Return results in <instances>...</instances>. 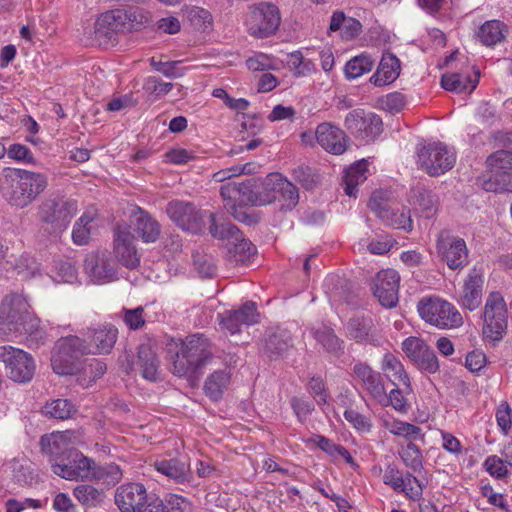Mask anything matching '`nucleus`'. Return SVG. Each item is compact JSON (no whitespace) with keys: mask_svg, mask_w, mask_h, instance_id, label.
<instances>
[{"mask_svg":"<svg viewBox=\"0 0 512 512\" xmlns=\"http://www.w3.org/2000/svg\"><path fill=\"white\" fill-rule=\"evenodd\" d=\"M167 214L182 229H190V224L196 219L195 208L190 203L172 201L166 208Z\"/></svg>","mask_w":512,"mask_h":512,"instance_id":"f704fd0d","label":"nucleus"},{"mask_svg":"<svg viewBox=\"0 0 512 512\" xmlns=\"http://www.w3.org/2000/svg\"><path fill=\"white\" fill-rule=\"evenodd\" d=\"M47 185V177L41 173L11 167L4 168L0 173V194L16 208L29 206Z\"/></svg>","mask_w":512,"mask_h":512,"instance_id":"f257e3e1","label":"nucleus"},{"mask_svg":"<svg viewBox=\"0 0 512 512\" xmlns=\"http://www.w3.org/2000/svg\"><path fill=\"white\" fill-rule=\"evenodd\" d=\"M118 337V329L111 325H100L89 329L88 338L90 339V353L107 354L114 347Z\"/></svg>","mask_w":512,"mask_h":512,"instance_id":"cd10ccee","label":"nucleus"},{"mask_svg":"<svg viewBox=\"0 0 512 512\" xmlns=\"http://www.w3.org/2000/svg\"><path fill=\"white\" fill-rule=\"evenodd\" d=\"M84 269L91 281L104 284L115 281L117 272L108 251H96L88 254L84 261Z\"/></svg>","mask_w":512,"mask_h":512,"instance_id":"f3484780","label":"nucleus"},{"mask_svg":"<svg viewBox=\"0 0 512 512\" xmlns=\"http://www.w3.org/2000/svg\"><path fill=\"white\" fill-rule=\"evenodd\" d=\"M353 373L363 390L372 399L377 402H385L387 400L386 389L379 372L374 371L366 363H357L353 367Z\"/></svg>","mask_w":512,"mask_h":512,"instance_id":"b1692460","label":"nucleus"},{"mask_svg":"<svg viewBox=\"0 0 512 512\" xmlns=\"http://www.w3.org/2000/svg\"><path fill=\"white\" fill-rule=\"evenodd\" d=\"M186 16L191 24L198 30H205L212 23V16L206 9L194 6L186 11Z\"/></svg>","mask_w":512,"mask_h":512,"instance_id":"bf43d9fd","label":"nucleus"},{"mask_svg":"<svg viewBox=\"0 0 512 512\" xmlns=\"http://www.w3.org/2000/svg\"><path fill=\"white\" fill-rule=\"evenodd\" d=\"M400 74V61L399 59L391 54H384L377 71L370 78V81L375 86H384L394 82Z\"/></svg>","mask_w":512,"mask_h":512,"instance_id":"2f4dec72","label":"nucleus"},{"mask_svg":"<svg viewBox=\"0 0 512 512\" xmlns=\"http://www.w3.org/2000/svg\"><path fill=\"white\" fill-rule=\"evenodd\" d=\"M374 61L369 55L361 54L348 61L345 65V75L348 79H356L370 72Z\"/></svg>","mask_w":512,"mask_h":512,"instance_id":"09e8293b","label":"nucleus"},{"mask_svg":"<svg viewBox=\"0 0 512 512\" xmlns=\"http://www.w3.org/2000/svg\"><path fill=\"white\" fill-rule=\"evenodd\" d=\"M399 455L409 469L413 472H420L423 469V456L420 449L412 442H409L401 449Z\"/></svg>","mask_w":512,"mask_h":512,"instance_id":"603ef678","label":"nucleus"},{"mask_svg":"<svg viewBox=\"0 0 512 512\" xmlns=\"http://www.w3.org/2000/svg\"><path fill=\"white\" fill-rule=\"evenodd\" d=\"M436 250L440 259L451 270H462L469 264V251L465 240L452 235L448 230L438 233Z\"/></svg>","mask_w":512,"mask_h":512,"instance_id":"f8f14e48","label":"nucleus"},{"mask_svg":"<svg viewBox=\"0 0 512 512\" xmlns=\"http://www.w3.org/2000/svg\"><path fill=\"white\" fill-rule=\"evenodd\" d=\"M73 495L84 507L93 508L101 505L105 495L102 490L91 484H80L73 489Z\"/></svg>","mask_w":512,"mask_h":512,"instance_id":"a19ab883","label":"nucleus"},{"mask_svg":"<svg viewBox=\"0 0 512 512\" xmlns=\"http://www.w3.org/2000/svg\"><path fill=\"white\" fill-rule=\"evenodd\" d=\"M229 258L236 262L245 264L256 252L255 246L241 234L239 240H233L226 244Z\"/></svg>","mask_w":512,"mask_h":512,"instance_id":"37998d69","label":"nucleus"},{"mask_svg":"<svg viewBox=\"0 0 512 512\" xmlns=\"http://www.w3.org/2000/svg\"><path fill=\"white\" fill-rule=\"evenodd\" d=\"M393 206V195L390 191L380 189L372 193L369 201V208L381 221L384 219L385 215L390 213Z\"/></svg>","mask_w":512,"mask_h":512,"instance_id":"49530a36","label":"nucleus"},{"mask_svg":"<svg viewBox=\"0 0 512 512\" xmlns=\"http://www.w3.org/2000/svg\"><path fill=\"white\" fill-rule=\"evenodd\" d=\"M93 220L92 216L88 214H84L80 217V219L75 223L72 238L75 244L84 245L88 243L90 236V229L87 227L88 224Z\"/></svg>","mask_w":512,"mask_h":512,"instance_id":"680f3d73","label":"nucleus"},{"mask_svg":"<svg viewBox=\"0 0 512 512\" xmlns=\"http://www.w3.org/2000/svg\"><path fill=\"white\" fill-rule=\"evenodd\" d=\"M209 218L211 221L209 227L211 235L214 238L225 241L226 244H230L233 240H239V237H241V234H243L232 223H222L220 225L216 224V216L213 213L209 215Z\"/></svg>","mask_w":512,"mask_h":512,"instance_id":"de8ad7c7","label":"nucleus"},{"mask_svg":"<svg viewBox=\"0 0 512 512\" xmlns=\"http://www.w3.org/2000/svg\"><path fill=\"white\" fill-rule=\"evenodd\" d=\"M483 285V273L477 268L470 270L464 280L462 291L458 299L460 306L469 311L476 310L482 302Z\"/></svg>","mask_w":512,"mask_h":512,"instance_id":"a878e982","label":"nucleus"},{"mask_svg":"<svg viewBox=\"0 0 512 512\" xmlns=\"http://www.w3.org/2000/svg\"><path fill=\"white\" fill-rule=\"evenodd\" d=\"M122 478L123 471L119 465L115 463H108L103 466H98L94 462L93 473L91 474L90 481H97L112 487L118 484Z\"/></svg>","mask_w":512,"mask_h":512,"instance_id":"58836bf2","label":"nucleus"},{"mask_svg":"<svg viewBox=\"0 0 512 512\" xmlns=\"http://www.w3.org/2000/svg\"><path fill=\"white\" fill-rule=\"evenodd\" d=\"M344 124L351 134L367 143L374 141L383 130L382 119L374 113H366L363 109L349 112Z\"/></svg>","mask_w":512,"mask_h":512,"instance_id":"2eb2a0df","label":"nucleus"},{"mask_svg":"<svg viewBox=\"0 0 512 512\" xmlns=\"http://www.w3.org/2000/svg\"><path fill=\"white\" fill-rule=\"evenodd\" d=\"M405 104V97L399 92L389 93L377 99V107L391 114L399 113Z\"/></svg>","mask_w":512,"mask_h":512,"instance_id":"13d9d810","label":"nucleus"},{"mask_svg":"<svg viewBox=\"0 0 512 512\" xmlns=\"http://www.w3.org/2000/svg\"><path fill=\"white\" fill-rule=\"evenodd\" d=\"M39 320L29 312V304L22 294L11 292L0 303V340L9 341L23 335H32Z\"/></svg>","mask_w":512,"mask_h":512,"instance_id":"f03ea898","label":"nucleus"},{"mask_svg":"<svg viewBox=\"0 0 512 512\" xmlns=\"http://www.w3.org/2000/svg\"><path fill=\"white\" fill-rule=\"evenodd\" d=\"M406 356L421 370L434 374L439 370L438 358L434 350L421 338L408 337L402 342Z\"/></svg>","mask_w":512,"mask_h":512,"instance_id":"dca6fc26","label":"nucleus"},{"mask_svg":"<svg viewBox=\"0 0 512 512\" xmlns=\"http://www.w3.org/2000/svg\"><path fill=\"white\" fill-rule=\"evenodd\" d=\"M317 143L327 152L340 155L347 150V137L343 130L331 123H321L315 132Z\"/></svg>","mask_w":512,"mask_h":512,"instance_id":"bb28decb","label":"nucleus"},{"mask_svg":"<svg viewBox=\"0 0 512 512\" xmlns=\"http://www.w3.org/2000/svg\"><path fill=\"white\" fill-rule=\"evenodd\" d=\"M507 26L499 20L486 21L477 32V37L486 46L502 42L507 35Z\"/></svg>","mask_w":512,"mask_h":512,"instance_id":"c9c22d12","label":"nucleus"},{"mask_svg":"<svg viewBox=\"0 0 512 512\" xmlns=\"http://www.w3.org/2000/svg\"><path fill=\"white\" fill-rule=\"evenodd\" d=\"M116 13L121 14L125 30L140 29L151 22V14L149 11L141 7H129L128 9H115Z\"/></svg>","mask_w":512,"mask_h":512,"instance_id":"4c0bfd02","label":"nucleus"},{"mask_svg":"<svg viewBox=\"0 0 512 512\" xmlns=\"http://www.w3.org/2000/svg\"><path fill=\"white\" fill-rule=\"evenodd\" d=\"M417 165L430 176H439L452 169L456 162L454 151L441 142L423 146L417 153Z\"/></svg>","mask_w":512,"mask_h":512,"instance_id":"9d476101","label":"nucleus"},{"mask_svg":"<svg viewBox=\"0 0 512 512\" xmlns=\"http://www.w3.org/2000/svg\"><path fill=\"white\" fill-rule=\"evenodd\" d=\"M483 337L490 343L500 342L507 332L508 309L500 292H491L485 302L483 312Z\"/></svg>","mask_w":512,"mask_h":512,"instance_id":"0eeeda50","label":"nucleus"},{"mask_svg":"<svg viewBox=\"0 0 512 512\" xmlns=\"http://www.w3.org/2000/svg\"><path fill=\"white\" fill-rule=\"evenodd\" d=\"M264 186L267 191L273 193L266 202L281 201V208L285 210H292L298 204V189L280 174H269L265 179Z\"/></svg>","mask_w":512,"mask_h":512,"instance_id":"6ab92c4d","label":"nucleus"},{"mask_svg":"<svg viewBox=\"0 0 512 512\" xmlns=\"http://www.w3.org/2000/svg\"><path fill=\"white\" fill-rule=\"evenodd\" d=\"M143 87L149 94L160 97L168 94L172 90L173 84L151 76L145 80Z\"/></svg>","mask_w":512,"mask_h":512,"instance_id":"69168bd1","label":"nucleus"},{"mask_svg":"<svg viewBox=\"0 0 512 512\" xmlns=\"http://www.w3.org/2000/svg\"><path fill=\"white\" fill-rule=\"evenodd\" d=\"M106 364L98 359L87 362L77 376V382L82 387H89L106 372Z\"/></svg>","mask_w":512,"mask_h":512,"instance_id":"a18cd8bd","label":"nucleus"},{"mask_svg":"<svg viewBox=\"0 0 512 512\" xmlns=\"http://www.w3.org/2000/svg\"><path fill=\"white\" fill-rule=\"evenodd\" d=\"M281 16L278 7L269 2H260L248 7L245 18L247 31L256 38L273 35L279 28Z\"/></svg>","mask_w":512,"mask_h":512,"instance_id":"6e6552de","label":"nucleus"},{"mask_svg":"<svg viewBox=\"0 0 512 512\" xmlns=\"http://www.w3.org/2000/svg\"><path fill=\"white\" fill-rule=\"evenodd\" d=\"M135 365L143 378L155 381L158 376L159 359L150 343H143L138 347Z\"/></svg>","mask_w":512,"mask_h":512,"instance_id":"7c9ffc66","label":"nucleus"},{"mask_svg":"<svg viewBox=\"0 0 512 512\" xmlns=\"http://www.w3.org/2000/svg\"><path fill=\"white\" fill-rule=\"evenodd\" d=\"M230 382V373L226 370H217L210 374L204 384L206 395L213 401L222 397L224 390Z\"/></svg>","mask_w":512,"mask_h":512,"instance_id":"ea45409f","label":"nucleus"},{"mask_svg":"<svg viewBox=\"0 0 512 512\" xmlns=\"http://www.w3.org/2000/svg\"><path fill=\"white\" fill-rule=\"evenodd\" d=\"M78 442V436L74 431H56L43 435L40 439L41 451L50 457V463L67 456L72 450L71 445Z\"/></svg>","mask_w":512,"mask_h":512,"instance_id":"412c9836","label":"nucleus"},{"mask_svg":"<svg viewBox=\"0 0 512 512\" xmlns=\"http://www.w3.org/2000/svg\"><path fill=\"white\" fill-rule=\"evenodd\" d=\"M89 353V346L80 337L74 335L61 337L54 345L51 367L58 375L77 374L80 358Z\"/></svg>","mask_w":512,"mask_h":512,"instance_id":"39448f33","label":"nucleus"},{"mask_svg":"<svg viewBox=\"0 0 512 512\" xmlns=\"http://www.w3.org/2000/svg\"><path fill=\"white\" fill-rule=\"evenodd\" d=\"M382 222L388 226L403 229L407 232L411 231L413 228L409 211H399L394 206L391 208L390 213L384 216Z\"/></svg>","mask_w":512,"mask_h":512,"instance_id":"5fc2aeb1","label":"nucleus"},{"mask_svg":"<svg viewBox=\"0 0 512 512\" xmlns=\"http://www.w3.org/2000/svg\"><path fill=\"white\" fill-rule=\"evenodd\" d=\"M386 428L390 433L409 440L417 439L421 435V428L400 420H394L391 423H386Z\"/></svg>","mask_w":512,"mask_h":512,"instance_id":"4d7b16f0","label":"nucleus"},{"mask_svg":"<svg viewBox=\"0 0 512 512\" xmlns=\"http://www.w3.org/2000/svg\"><path fill=\"white\" fill-rule=\"evenodd\" d=\"M154 467L159 473L179 483L187 479L189 472L188 465L176 458L157 460Z\"/></svg>","mask_w":512,"mask_h":512,"instance_id":"e433bc0d","label":"nucleus"},{"mask_svg":"<svg viewBox=\"0 0 512 512\" xmlns=\"http://www.w3.org/2000/svg\"><path fill=\"white\" fill-rule=\"evenodd\" d=\"M420 317L440 329H452L462 325L459 311L449 302L440 298L422 299L418 303Z\"/></svg>","mask_w":512,"mask_h":512,"instance_id":"1a4fd4ad","label":"nucleus"},{"mask_svg":"<svg viewBox=\"0 0 512 512\" xmlns=\"http://www.w3.org/2000/svg\"><path fill=\"white\" fill-rule=\"evenodd\" d=\"M486 163L493 173H507L512 171V150H498L491 154Z\"/></svg>","mask_w":512,"mask_h":512,"instance_id":"3c124183","label":"nucleus"},{"mask_svg":"<svg viewBox=\"0 0 512 512\" xmlns=\"http://www.w3.org/2000/svg\"><path fill=\"white\" fill-rule=\"evenodd\" d=\"M121 14L115 10L107 11L98 17L94 27V38L99 46H113L117 42L119 32L125 31Z\"/></svg>","mask_w":512,"mask_h":512,"instance_id":"5701e85b","label":"nucleus"},{"mask_svg":"<svg viewBox=\"0 0 512 512\" xmlns=\"http://www.w3.org/2000/svg\"><path fill=\"white\" fill-rule=\"evenodd\" d=\"M310 332L326 352L335 356H340L343 353L344 342L336 336L332 328L328 326L313 327Z\"/></svg>","mask_w":512,"mask_h":512,"instance_id":"72a5a7b5","label":"nucleus"},{"mask_svg":"<svg viewBox=\"0 0 512 512\" xmlns=\"http://www.w3.org/2000/svg\"><path fill=\"white\" fill-rule=\"evenodd\" d=\"M76 212L77 204L74 200L50 196L39 205L38 218L45 231L60 234L67 229Z\"/></svg>","mask_w":512,"mask_h":512,"instance_id":"20e7f679","label":"nucleus"},{"mask_svg":"<svg viewBox=\"0 0 512 512\" xmlns=\"http://www.w3.org/2000/svg\"><path fill=\"white\" fill-rule=\"evenodd\" d=\"M221 197L224 201L225 209L238 221L252 225L257 220L248 215L244 210L243 206L248 204H258V197L254 191V183L252 180L245 182H228L224 184L220 189Z\"/></svg>","mask_w":512,"mask_h":512,"instance_id":"423d86ee","label":"nucleus"},{"mask_svg":"<svg viewBox=\"0 0 512 512\" xmlns=\"http://www.w3.org/2000/svg\"><path fill=\"white\" fill-rule=\"evenodd\" d=\"M133 235L145 243L156 242L161 234V225L147 211L135 207L130 216Z\"/></svg>","mask_w":512,"mask_h":512,"instance_id":"393cba45","label":"nucleus"},{"mask_svg":"<svg viewBox=\"0 0 512 512\" xmlns=\"http://www.w3.org/2000/svg\"><path fill=\"white\" fill-rule=\"evenodd\" d=\"M292 346V337L285 329L270 331L264 340V353L269 357L283 355Z\"/></svg>","mask_w":512,"mask_h":512,"instance_id":"473e14b6","label":"nucleus"},{"mask_svg":"<svg viewBox=\"0 0 512 512\" xmlns=\"http://www.w3.org/2000/svg\"><path fill=\"white\" fill-rule=\"evenodd\" d=\"M348 334L358 343L380 344L381 335L375 327L373 320L369 317H358L351 319L348 323Z\"/></svg>","mask_w":512,"mask_h":512,"instance_id":"c85d7f7f","label":"nucleus"},{"mask_svg":"<svg viewBox=\"0 0 512 512\" xmlns=\"http://www.w3.org/2000/svg\"><path fill=\"white\" fill-rule=\"evenodd\" d=\"M400 276L394 269L379 271L373 280V294L386 308L396 306L398 302Z\"/></svg>","mask_w":512,"mask_h":512,"instance_id":"a211bd4d","label":"nucleus"},{"mask_svg":"<svg viewBox=\"0 0 512 512\" xmlns=\"http://www.w3.org/2000/svg\"><path fill=\"white\" fill-rule=\"evenodd\" d=\"M94 460L75 450L68 451L66 457L51 463V469L57 476L70 480H89L93 473Z\"/></svg>","mask_w":512,"mask_h":512,"instance_id":"ddd939ff","label":"nucleus"},{"mask_svg":"<svg viewBox=\"0 0 512 512\" xmlns=\"http://www.w3.org/2000/svg\"><path fill=\"white\" fill-rule=\"evenodd\" d=\"M367 164L365 161L353 164L344 175V191L350 197H355L357 186L363 183L366 177Z\"/></svg>","mask_w":512,"mask_h":512,"instance_id":"79ce46f5","label":"nucleus"},{"mask_svg":"<svg viewBox=\"0 0 512 512\" xmlns=\"http://www.w3.org/2000/svg\"><path fill=\"white\" fill-rule=\"evenodd\" d=\"M195 269L202 277H213L216 274L217 267L206 255L199 253L193 255Z\"/></svg>","mask_w":512,"mask_h":512,"instance_id":"338daca9","label":"nucleus"},{"mask_svg":"<svg viewBox=\"0 0 512 512\" xmlns=\"http://www.w3.org/2000/svg\"><path fill=\"white\" fill-rule=\"evenodd\" d=\"M213 345L203 334H193L181 341L172 359L171 371L178 377L197 378L201 369L211 361Z\"/></svg>","mask_w":512,"mask_h":512,"instance_id":"7ed1b4c3","label":"nucleus"},{"mask_svg":"<svg viewBox=\"0 0 512 512\" xmlns=\"http://www.w3.org/2000/svg\"><path fill=\"white\" fill-rule=\"evenodd\" d=\"M114 254L117 260L128 269L139 266L140 256L134 245V235L126 225H118L115 229Z\"/></svg>","mask_w":512,"mask_h":512,"instance_id":"aec40b11","label":"nucleus"},{"mask_svg":"<svg viewBox=\"0 0 512 512\" xmlns=\"http://www.w3.org/2000/svg\"><path fill=\"white\" fill-rule=\"evenodd\" d=\"M0 361L4 363L9 379L17 383L30 382L35 373V362L27 352L12 347L0 346Z\"/></svg>","mask_w":512,"mask_h":512,"instance_id":"9b49d317","label":"nucleus"},{"mask_svg":"<svg viewBox=\"0 0 512 512\" xmlns=\"http://www.w3.org/2000/svg\"><path fill=\"white\" fill-rule=\"evenodd\" d=\"M221 328L230 334L241 331L242 326H250L259 321L256 304L252 301L244 303L237 310H229L219 314Z\"/></svg>","mask_w":512,"mask_h":512,"instance_id":"4be33fe9","label":"nucleus"},{"mask_svg":"<svg viewBox=\"0 0 512 512\" xmlns=\"http://www.w3.org/2000/svg\"><path fill=\"white\" fill-rule=\"evenodd\" d=\"M158 497L148 493L146 487L139 482H129L117 487L114 495L116 506L121 512H142V509Z\"/></svg>","mask_w":512,"mask_h":512,"instance_id":"4468645a","label":"nucleus"},{"mask_svg":"<svg viewBox=\"0 0 512 512\" xmlns=\"http://www.w3.org/2000/svg\"><path fill=\"white\" fill-rule=\"evenodd\" d=\"M15 270L22 278L28 279L39 273V264L29 254H22L15 264Z\"/></svg>","mask_w":512,"mask_h":512,"instance_id":"052dcab7","label":"nucleus"},{"mask_svg":"<svg viewBox=\"0 0 512 512\" xmlns=\"http://www.w3.org/2000/svg\"><path fill=\"white\" fill-rule=\"evenodd\" d=\"M479 77V70H474L473 75L468 72L445 73L441 77V86L450 92L470 94L476 88Z\"/></svg>","mask_w":512,"mask_h":512,"instance_id":"c756f323","label":"nucleus"},{"mask_svg":"<svg viewBox=\"0 0 512 512\" xmlns=\"http://www.w3.org/2000/svg\"><path fill=\"white\" fill-rule=\"evenodd\" d=\"M382 370L389 371L395 380L401 382L407 388L411 387L409 376L407 375L403 364L391 353H386L382 360Z\"/></svg>","mask_w":512,"mask_h":512,"instance_id":"8fccbe9b","label":"nucleus"},{"mask_svg":"<svg viewBox=\"0 0 512 512\" xmlns=\"http://www.w3.org/2000/svg\"><path fill=\"white\" fill-rule=\"evenodd\" d=\"M180 61L162 62L151 59V66L168 78H178L185 74L184 68H179Z\"/></svg>","mask_w":512,"mask_h":512,"instance_id":"e2e57ef3","label":"nucleus"},{"mask_svg":"<svg viewBox=\"0 0 512 512\" xmlns=\"http://www.w3.org/2000/svg\"><path fill=\"white\" fill-rule=\"evenodd\" d=\"M294 179L305 189H312L318 182V176L309 167H298L293 171Z\"/></svg>","mask_w":512,"mask_h":512,"instance_id":"774afa93","label":"nucleus"},{"mask_svg":"<svg viewBox=\"0 0 512 512\" xmlns=\"http://www.w3.org/2000/svg\"><path fill=\"white\" fill-rule=\"evenodd\" d=\"M414 203L417 204L425 217L429 218L436 213L438 198L424 186L418 185L411 190Z\"/></svg>","mask_w":512,"mask_h":512,"instance_id":"c03bdc74","label":"nucleus"},{"mask_svg":"<svg viewBox=\"0 0 512 512\" xmlns=\"http://www.w3.org/2000/svg\"><path fill=\"white\" fill-rule=\"evenodd\" d=\"M483 189L488 192H511L512 193V173H494L482 184Z\"/></svg>","mask_w":512,"mask_h":512,"instance_id":"864d4df0","label":"nucleus"},{"mask_svg":"<svg viewBox=\"0 0 512 512\" xmlns=\"http://www.w3.org/2000/svg\"><path fill=\"white\" fill-rule=\"evenodd\" d=\"M486 471L496 479H504L509 474L505 462L496 455L486 458L484 462Z\"/></svg>","mask_w":512,"mask_h":512,"instance_id":"0e129e2a","label":"nucleus"},{"mask_svg":"<svg viewBox=\"0 0 512 512\" xmlns=\"http://www.w3.org/2000/svg\"><path fill=\"white\" fill-rule=\"evenodd\" d=\"M74 412V405L67 399H56L45 405V413L55 419H68Z\"/></svg>","mask_w":512,"mask_h":512,"instance_id":"6e6d98bb","label":"nucleus"}]
</instances>
